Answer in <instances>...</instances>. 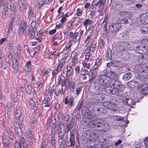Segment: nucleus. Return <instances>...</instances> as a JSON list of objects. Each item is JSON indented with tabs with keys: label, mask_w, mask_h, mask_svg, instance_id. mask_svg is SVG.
<instances>
[{
	"label": "nucleus",
	"mask_w": 148,
	"mask_h": 148,
	"mask_svg": "<svg viewBox=\"0 0 148 148\" xmlns=\"http://www.w3.org/2000/svg\"><path fill=\"white\" fill-rule=\"evenodd\" d=\"M18 60H16V62H15L14 61L13 62V67L14 69L17 71L18 69Z\"/></svg>",
	"instance_id": "nucleus-53"
},
{
	"label": "nucleus",
	"mask_w": 148,
	"mask_h": 148,
	"mask_svg": "<svg viewBox=\"0 0 148 148\" xmlns=\"http://www.w3.org/2000/svg\"><path fill=\"white\" fill-rule=\"evenodd\" d=\"M122 47L123 50H126L130 48L129 44L126 42L124 43L122 45Z\"/></svg>",
	"instance_id": "nucleus-44"
},
{
	"label": "nucleus",
	"mask_w": 148,
	"mask_h": 148,
	"mask_svg": "<svg viewBox=\"0 0 148 148\" xmlns=\"http://www.w3.org/2000/svg\"><path fill=\"white\" fill-rule=\"evenodd\" d=\"M4 7L7 8L12 11H14L16 9V6L14 3L10 1H9L4 4Z\"/></svg>",
	"instance_id": "nucleus-7"
},
{
	"label": "nucleus",
	"mask_w": 148,
	"mask_h": 148,
	"mask_svg": "<svg viewBox=\"0 0 148 148\" xmlns=\"http://www.w3.org/2000/svg\"><path fill=\"white\" fill-rule=\"evenodd\" d=\"M117 22L119 24H126L128 22V20L126 18H119L117 20Z\"/></svg>",
	"instance_id": "nucleus-27"
},
{
	"label": "nucleus",
	"mask_w": 148,
	"mask_h": 148,
	"mask_svg": "<svg viewBox=\"0 0 148 148\" xmlns=\"http://www.w3.org/2000/svg\"><path fill=\"white\" fill-rule=\"evenodd\" d=\"M51 135V138L50 140V143L53 146L52 148H56L55 146V145L56 143V140L54 138V135L53 134Z\"/></svg>",
	"instance_id": "nucleus-24"
},
{
	"label": "nucleus",
	"mask_w": 148,
	"mask_h": 148,
	"mask_svg": "<svg viewBox=\"0 0 148 148\" xmlns=\"http://www.w3.org/2000/svg\"><path fill=\"white\" fill-rule=\"evenodd\" d=\"M42 73L43 75L45 76L46 77L49 76L48 74L49 73V72L48 71L43 69L42 71Z\"/></svg>",
	"instance_id": "nucleus-63"
},
{
	"label": "nucleus",
	"mask_w": 148,
	"mask_h": 148,
	"mask_svg": "<svg viewBox=\"0 0 148 148\" xmlns=\"http://www.w3.org/2000/svg\"><path fill=\"white\" fill-rule=\"evenodd\" d=\"M19 143L22 147H25L26 145L25 139L23 137H21L19 139Z\"/></svg>",
	"instance_id": "nucleus-36"
},
{
	"label": "nucleus",
	"mask_w": 148,
	"mask_h": 148,
	"mask_svg": "<svg viewBox=\"0 0 148 148\" xmlns=\"http://www.w3.org/2000/svg\"><path fill=\"white\" fill-rule=\"evenodd\" d=\"M29 103L31 106L35 107L36 106L35 101L32 99H30L29 101Z\"/></svg>",
	"instance_id": "nucleus-60"
},
{
	"label": "nucleus",
	"mask_w": 148,
	"mask_h": 148,
	"mask_svg": "<svg viewBox=\"0 0 148 148\" xmlns=\"http://www.w3.org/2000/svg\"><path fill=\"white\" fill-rule=\"evenodd\" d=\"M121 27V25L118 23H113L109 25V30L112 33H116L119 31Z\"/></svg>",
	"instance_id": "nucleus-2"
},
{
	"label": "nucleus",
	"mask_w": 148,
	"mask_h": 148,
	"mask_svg": "<svg viewBox=\"0 0 148 148\" xmlns=\"http://www.w3.org/2000/svg\"><path fill=\"white\" fill-rule=\"evenodd\" d=\"M73 43L70 41L69 40L66 44L65 47L63 49L64 51H70L71 50V45Z\"/></svg>",
	"instance_id": "nucleus-23"
},
{
	"label": "nucleus",
	"mask_w": 148,
	"mask_h": 148,
	"mask_svg": "<svg viewBox=\"0 0 148 148\" xmlns=\"http://www.w3.org/2000/svg\"><path fill=\"white\" fill-rule=\"evenodd\" d=\"M68 16V14H63L61 16L62 19L60 20V22L64 23L66 19V18Z\"/></svg>",
	"instance_id": "nucleus-57"
},
{
	"label": "nucleus",
	"mask_w": 148,
	"mask_h": 148,
	"mask_svg": "<svg viewBox=\"0 0 148 148\" xmlns=\"http://www.w3.org/2000/svg\"><path fill=\"white\" fill-rule=\"evenodd\" d=\"M100 147L102 148H113L112 144H101Z\"/></svg>",
	"instance_id": "nucleus-31"
},
{
	"label": "nucleus",
	"mask_w": 148,
	"mask_h": 148,
	"mask_svg": "<svg viewBox=\"0 0 148 148\" xmlns=\"http://www.w3.org/2000/svg\"><path fill=\"white\" fill-rule=\"evenodd\" d=\"M96 121V127H103V123L101 122V120L99 119H97Z\"/></svg>",
	"instance_id": "nucleus-43"
},
{
	"label": "nucleus",
	"mask_w": 148,
	"mask_h": 148,
	"mask_svg": "<svg viewBox=\"0 0 148 148\" xmlns=\"http://www.w3.org/2000/svg\"><path fill=\"white\" fill-rule=\"evenodd\" d=\"M104 73V75L106 76V77L109 79L110 82L111 80L117 79V74L111 70H109L106 71Z\"/></svg>",
	"instance_id": "nucleus-1"
},
{
	"label": "nucleus",
	"mask_w": 148,
	"mask_h": 148,
	"mask_svg": "<svg viewBox=\"0 0 148 148\" xmlns=\"http://www.w3.org/2000/svg\"><path fill=\"white\" fill-rule=\"evenodd\" d=\"M62 143L66 145V148L67 146L70 147H73L75 145V139H74V136H72L70 137V140L68 141H67L66 144L62 140L60 145H61Z\"/></svg>",
	"instance_id": "nucleus-8"
},
{
	"label": "nucleus",
	"mask_w": 148,
	"mask_h": 148,
	"mask_svg": "<svg viewBox=\"0 0 148 148\" xmlns=\"http://www.w3.org/2000/svg\"><path fill=\"white\" fill-rule=\"evenodd\" d=\"M83 105V103L81 102L79 103L77 105L76 108L75 109L76 110L79 111L81 108H82Z\"/></svg>",
	"instance_id": "nucleus-59"
},
{
	"label": "nucleus",
	"mask_w": 148,
	"mask_h": 148,
	"mask_svg": "<svg viewBox=\"0 0 148 148\" xmlns=\"http://www.w3.org/2000/svg\"><path fill=\"white\" fill-rule=\"evenodd\" d=\"M105 2V0H100L99 1H98L96 3V6H99V8L100 7V6L104 4Z\"/></svg>",
	"instance_id": "nucleus-58"
},
{
	"label": "nucleus",
	"mask_w": 148,
	"mask_h": 148,
	"mask_svg": "<svg viewBox=\"0 0 148 148\" xmlns=\"http://www.w3.org/2000/svg\"><path fill=\"white\" fill-rule=\"evenodd\" d=\"M93 118V116L88 112H86L84 116V121L85 122H88L91 119Z\"/></svg>",
	"instance_id": "nucleus-22"
},
{
	"label": "nucleus",
	"mask_w": 148,
	"mask_h": 148,
	"mask_svg": "<svg viewBox=\"0 0 148 148\" xmlns=\"http://www.w3.org/2000/svg\"><path fill=\"white\" fill-rule=\"evenodd\" d=\"M73 97H70L69 99H68V96H67L65 98L64 100V103L65 104H68L69 107H72L73 104Z\"/></svg>",
	"instance_id": "nucleus-15"
},
{
	"label": "nucleus",
	"mask_w": 148,
	"mask_h": 148,
	"mask_svg": "<svg viewBox=\"0 0 148 148\" xmlns=\"http://www.w3.org/2000/svg\"><path fill=\"white\" fill-rule=\"evenodd\" d=\"M28 31V34L29 37L31 39L34 38L35 36V34L34 29H31L29 28Z\"/></svg>",
	"instance_id": "nucleus-26"
},
{
	"label": "nucleus",
	"mask_w": 148,
	"mask_h": 148,
	"mask_svg": "<svg viewBox=\"0 0 148 148\" xmlns=\"http://www.w3.org/2000/svg\"><path fill=\"white\" fill-rule=\"evenodd\" d=\"M8 11V9L4 7V9L2 11V17L3 18H4L5 17L6 15L7 14V12Z\"/></svg>",
	"instance_id": "nucleus-55"
},
{
	"label": "nucleus",
	"mask_w": 148,
	"mask_h": 148,
	"mask_svg": "<svg viewBox=\"0 0 148 148\" xmlns=\"http://www.w3.org/2000/svg\"><path fill=\"white\" fill-rule=\"evenodd\" d=\"M119 103V101L116 100L115 101V103H111V105L110 106V108H110V109L112 110H114L115 109H116V106Z\"/></svg>",
	"instance_id": "nucleus-40"
},
{
	"label": "nucleus",
	"mask_w": 148,
	"mask_h": 148,
	"mask_svg": "<svg viewBox=\"0 0 148 148\" xmlns=\"http://www.w3.org/2000/svg\"><path fill=\"white\" fill-rule=\"evenodd\" d=\"M19 27L24 30H25V29L26 28L27 31H28L29 28L28 26H26V22L25 21H23L21 22L20 25Z\"/></svg>",
	"instance_id": "nucleus-25"
},
{
	"label": "nucleus",
	"mask_w": 148,
	"mask_h": 148,
	"mask_svg": "<svg viewBox=\"0 0 148 148\" xmlns=\"http://www.w3.org/2000/svg\"><path fill=\"white\" fill-rule=\"evenodd\" d=\"M128 86L130 88H134L137 87L138 85V83L134 80H131L127 83Z\"/></svg>",
	"instance_id": "nucleus-21"
},
{
	"label": "nucleus",
	"mask_w": 148,
	"mask_h": 148,
	"mask_svg": "<svg viewBox=\"0 0 148 148\" xmlns=\"http://www.w3.org/2000/svg\"><path fill=\"white\" fill-rule=\"evenodd\" d=\"M26 67L27 68V71H26V74L27 75L28 73H29L30 75L32 74V66L31 65V62L29 61L27 62L25 65Z\"/></svg>",
	"instance_id": "nucleus-19"
},
{
	"label": "nucleus",
	"mask_w": 148,
	"mask_h": 148,
	"mask_svg": "<svg viewBox=\"0 0 148 148\" xmlns=\"http://www.w3.org/2000/svg\"><path fill=\"white\" fill-rule=\"evenodd\" d=\"M139 71L142 73H146L148 71V66L146 64H140L138 66Z\"/></svg>",
	"instance_id": "nucleus-17"
},
{
	"label": "nucleus",
	"mask_w": 148,
	"mask_h": 148,
	"mask_svg": "<svg viewBox=\"0 0 148 148\" xmlns=\"http://www.w3.org/2000/svg\"><path fill=\"white\" fill-rule=\"evenodd\" d=\"M118 14L120 17H122L126 18V11L119 12Z\"/></svg>",
	"instance_id": "nucleus-54"
},
{
	"label": "nucleus",
	"mask_w": 148,
	"mask_h": 148,
	"mask_svg": "<svg viewBox=\"0 0 148 148\" xmlns=\"http://www.w3.org/2000/svg\"><path fill=\"white\" fill-rule=\"evenodd\" d=\"M74 66L72 65H70L67 67V73L69 75L71 74L74 69Z\"/></svg>",
	"instance_id": "nucleus-34"
},
{
	"label": "nucleus",
	"mask_w": 148,
	"mask_h": 148,
	"mask_svg": "<svg viewBox=\"0 0 148 148\" xmlns=\"http://www.w3.org/2000/svg\"><path fill=\"white\" fill-rule=\"evenodd\" d=\"M141 42L144 45H141L142 47H143L142 50L143 53L147 52L148 51V39L146 38L142 40Z\"/></svg>",
	"instance_id": "nucleus-11"
},
{
	"label": "nucleus",
	"mask_w": 148,
	"mask_h": 148,
	"mask_svg": "<svg viewBox=\"0 0 148 148\" xmlns=\"http://www.w3.org/2000/svg\"><path fill=\"white\" fill-rule=\"evenodd\" d=\"M32 8L31 7H29V18L32 20H34V14L33 12L32 11Z\"/></svg>",
	"instance_id": "nucleus-28"
},
{
	"label": "nucleus",
	"mask_w": 148,
	"mask_h": 148,
	"mask_svg": "<svg viewBox=\"0 0 148 148\" xmlns=\"http://www.w3.org/2000/svg\"><path fill=\"white\" fill-rule=\"evenodd\" d=\"M26 134L27 136L29 139V141L30 142H33L34 141V139L31 130L28 128L27 130Z\"/></svg>",
	"instance_id": "nucleus-18"
},
{
	"label": "nucleus",
	"mask_w": 148,
	"mask_h": 148,
	"mask_svg": "<svg viewBox=\"0 0 148 148\" xmlns=\"http://www.w3.org/2000/svg\"><path fill=\"white\" fill-rule=\"evenodd\" d=\"M133 16V14L132 12L126 11V18H130Z\"/></svg>",
	"instance_id": "nucleus-50"
},
{
	"label": "nucleus",
	"mask_w": 148,
	"mask_h": 148,
	"mask_svg": "<svg viewBox=\"0 0 148 148\" xmlns=\"http://www.w3.org/2000/svg\"><path fill=\"white\" fill-rule=\"evenodd\" d=\"M123 101L128 106L132 107V106L135 104V102L131 98H127L126 97L123 98Z\"/></svg>",
	"instance_id": "nucleus-14"
},
{
	"label": "nucleus",
	"mask_w": 148,
	"mask_h": 148,
	"mask_svg": "<svg viewBox=\"0 0 148 148\" xmlns=\"http://www.w3.org/2000/svg\"><path fill=\"white\" fill-rule=\"evenodd\" d=\"M63 23L60 22V21H57L56 24V28L57 29H60L63 27Z\"/></svg>",
	"instance_id": "nucleus-35"
},
{
	"label": "nucleus",
	"mask_w": 148,
	"mask_h": 148,
	"mask_svg": "<svg viewBox=\"0 0 148 148\" xmlns=\"http://www.w3.org/2000/svg\"><path fill=\"white\" fill-rule=\"evenodd\" d=\"M17 53L18 55L21 54L22 53V48L19 45H18L17 47Z\"/></svg>",
	"instance_id": "nucleus-49"
},
{
	"label": "nucleus",
	"mask_w": 148,
	"mask_h": 148,
	"mask_svg": "<svg viewBox=\"0 0 148 148\" xmlns=\"http://www.w3.org/2000/svg\"><path fill=\"white\" fill-rule=\"evenodd\" d=\"M96 45L94 43L90 44L88 47L91 52H93L95 49Z\"/></svg>",
	"instance_id": "nucleus-39"
},
{
	"label": "nucleus",
	"mask_w": 148,
	"mask_h": 148,
	"mask_svg": "<svg viewBox=\"0 0 148 148\" xmlns=\"http://www.w3.org/2000/svg\"><path fill=\"white\" fill-rule=\"evenodd\" d=\"M101 107L99 104H96L94 106V107L92 108V110L95 112H98L101 111Z\"/></svg>",
	"instance_id": "nucleus-37"
},
{
	"label": "nucleus",
	"mask_w": 148,
	"mask_h": 148,
	"mask_svg": "<svg viewBox=\"0 0 148 148\" xmlns=\"http://www.w3.org/2000/svg\"><path fill=\"white\" fill-rule=\"evenodd\" d=\"M107 25V21H103L102 22L101 26L102 28H103L106 31V32H107V30L106 29V28Z\"/></svg>",
	"instance_id": "nucleus-64"
},
{
	"label": "nucleus",
	"mask_w": 148,
	"mask_h": 148,
	"mask_svg": "<svg viewBox=\"0 0 148 148\" xmlns=\"http://www.w3.org/2000/svg\"><path fill=\"white\" fill-rule=\"evenodd\" d=\"M52 89L50 88H47L46 89V90L45 92V93L47 95L51 96H52Z\"/></svg>",
	"instance_id": "nucleus-42"
},
{
	"label": "nucleus",
	"mask_w": 148,
	"mask_h": 148,
	"mask_svg": "<svg viewBox=\"0 0 148 148\" xmlns=\"http://www.w3.org/2000/svg\"><path fill=\"white\" fill-rule=\"evenodd\" d=\"M98 80L99 84L105 86L109 85L110 81L109 79L106 77V76L104 75V74L99 75Z\"/></svg>",
	"instance_id": "nucleus-5"
},
{
	"label": "nucleus",
	"mask_w": 148,
	"mask_h": 148,
	"mask_svg": "<svg viewBox=\"0 0 148 148\" xmlns=\"http://www.w3.org/2000/svg\"><path fill=\"white\" fill-rule=\"evenodd\" d=\"M71 59H77V52L76 51L73 52L71 54Z\"/></svg>",
	"instance_id": "nucleus-56"
},
{
	"label": "nucleus",
	"mask_w": 148,
	"mask_h": 148,
	"mask_svg": "<svg viewBox=\"0 0 148 148\" xmlns=\"http://www.w3.org/2000/svg\"><path fill=\"white\" fill-rule=\"evenodd\" d=\"M7 132L8 137L11 139H13L14 136L13 134L12 131L8 128L7 130Z\"/></svg>",
	"instance_id": "nucleus-38"
},
{
	"label": "nucleus",
	"mask_w": 148,
	"mask_h": 148,
	"mask_svg": "<svg viewBox=\"0 0 148 148\" xmlns=\"http://www.w3.org/2000/svg\"><path fill=\"white\" fill-rule=\"evenodd\" d=\"M109 85L121 90H123L124 89V86L119 82L117 79H114V80H111Z\"/></svg>",
	"instance_id": "nucleus-4"
},
{
	"label": "nucleus",
	"mask_w": 148,
	"mask_h": 148,
	"mask_svg": "<svg viewBox=\"0 0 148 148\" xmlns=\"http://www.w3.org/2000/svg\"><path fill=\"white\" fill-rule=\"evenodd\" d=\"M123 90L119 89L118 88H114L112 89V94L118 95L121 91Z\"/></svg>",
	"instance_id": "nucleus-30"
},
{
	"label": "nucleus",
	"mask_w": 148,
	"mask_h": 148,
	"mask_svg": "<svg viewBox=\"0 0 148 148\" xmlns=\"http://www.w3.org/2000/svg\"><path fill=\"white\" fill-rule=\"evenodd\" d=\"M111 86L110 85L105 86V90L106 93L112 94L113 88L111 87Z\"/></svg>",
	"instance_id": "nucleus-29"
},
{
	"label": "nucleus",
	"mask_w": 148,
	"mask_h": 148,
	"mask_svg": "<svg viewBox=\"0 0 148 148\" xmlns=\"http://www.w3.org/2000/svg\"><path fill=\"white\" fill-rule=\"evenodd\" d=\"M69 40L73 43H75L79 40L80 38V36L78 32L74 33L70 32L69 34Z\"/></svg>",
	"instance_id": "nucleus-3"
},
{
	"label": "nucleus",
	"mask_w": 148,
	"mask_h": 148,
	"mask_svg": "<svg viewBox=\"0 0 148 148\" xmlns=\"http://www.w3.org/2000/svg\"><path fill=\"white\" fill-rule=\"evenodd\" d=\"M92 97L94 99L99 101H102L105 98L104 95L100 93L94 94L92 95Z\"/></svg>",
	"instance_id": "nucleus-16"
},
{
	"label": "nucleus",
	"mask_w": 148,
	"mask_h": 148,
	"mask_svg": "<svg viewBox=\"0 0 148 148\" xmlns=\"http://www.w3.org/2000/svg\"><path fill=\"white\" fill-rule=\"evenodd\" d=\"M138 90L143 95H146L148 94V84L145 83L138 87Z\"/></svg>",
	"instance_id": "nucleus-6"
},
{
	"label": "nucleus",
	"mask_w": 148,
	"mask_h": 148,
	"mask_svg": "<svg viewBox=\"0 0 148 148\" xmlns=\"http://www.w3.org/2000/svg\"><path fill=\"white\" fill-rule=\"evenodd\" d=\"M3 146L5 147H7L9 145V143L7 138H4L3 140Z\"/></svg>",
	"instance_id": "nucleus-41"
},
{
	"label": "nucleus",
	"mask_w": 148,
	"mask_h": 148,
	"mask_svg": "<svg viewBox=\"0 0 148 148\" xmlns=\"http://www.w3.org/2000/svg\"><path fill=\"white\" fill-rule=\"evenodd\" d=\"M96 120H97V119H95L89 122V123L91 127H96Z\"/></svg>",
	"instance_id": "nucleus-46"
},
{
	"label": "nucleus",
	"mask_w": 148,
	"mask_h": 148,
	"mask_svg": "<svg viewBox=\"0 0 148 148\" xmlns=\"http://www.w3.org/2000/svg\"><path fill=\"white\" fill-rule=\"evenodd\" d=\"M16 124L17 126V127L15 126V131L18 136H21L23 134V132L21 129L23 128V125L21 123H16Z\"/></svg>",
	"instance_id": "nucleus-10"
},
{
	"label": "nucleus",
	"mask_w": 148,
	"mask_h": 148,
	"mask_svg": "<svg viewBox=\"0 0 148 148\" xmlns=\"http://www.w3.org/2000/svg\"><path fill=\"white\" fill-rule=\"evenodd\" d=\"M103 127H102L103 128V130L105 131L108 130L109 128L108 124L106 123H103Z\"/></svg>",
	"instance_id": "nucleus-61"
},
{
	"label": "nucleus",
	"mask_w": 148,
	"mask_h": 148,
	"mask_svg": "<svg viewBox=\"0 0 148 148\" xmlns=\"http://www.w3.org/2000/svg\"><path fill=\"white\" fill-rule=\"evenodd\" d=\"M89 73V72L87 70L83 68H82L80 71V73L81 75H87Z\"/></svg>",
	"instance_id": "nucleus-45"
},
{
	"label": "nucleus",
	"mask_w": 148,
	"mask_h": 148,
	"mask_svg": "<svg viewBox=\"0 0 148 148\" xmlns=\"http://www.w3.org/2000/svg\"><path fill=\"white\" fill-rule=\"evenodd\" d=\"M56 125L55 124H53V126L52 127L51 130V134L52 135L53 134L54 135V134L56 131Z\"/></svg>",
	"instance_id": "nucleus-62"
},
{
	"label": "nucleus",
	"mask_w": 148,
	"mask_h": 148,
	"mask_svg": "<svg viewBox=\"0 0 148 148\" xmlns=\"http://www.w3.org/2000/svg\"><path fill=\"white\" fill-rule=\"evenodd\" d=\"M61 36L60 34H57L53 38L52 41L53 45H57L59 44L61 41Z\"/></svg>",
	"instance_id": "nucleus-12"
},
{
	"label": "nucleus",
	"mask_w": 148,
	"mask_h": 148,
	"mask_svg": "<svg viewBox=\"0 0 148 148\" xmlns=\"http://www.w3.org/2000/svg\"><path fill=\"white\" fill-rule=\"evenodd\" d=\"M92 23V20H90L88 18L86 19L84 22V25L85 27L87 29V27L88 25H90Z\"/></svg>",
	"instance_id": "nucleus-32"
},
{
	"label": "nucleus",
	"mask_w": 148,
	"mask_h": 148,
	"mask_svg": "<svg viewBox=\"0 0 148 148\" xmlns=\"http://www.w3.org/2000/svg\"><path fill=\"white\" fill-rule=\"evenodd\" d=\"M137 60L138 62L140 63L144 62V56H143L142 54H140V55L138 56Z\"/></svg>",
	"instance_id": "nucleus-47"
},
{
	"label": "nucleus",
	"mask_w": 148,
	"mask_h": 148,
	"mask_svg": "<svg viewBox=\"0 0 148 148\" xmlns=\"http://www.w3.org/2000/svg\"><path fill=\"white\" fill-rule=\"evenodd\" d=\"M112 9L115 12H119L122 9L123 4L122 3H114L112 5Z\"/></svg>",
	"instance_id": "nucleus-13"
},
{
	"label": "nucleus",
	"mask_w": 148,
	"mask_h": 148,
	"mask_svg": "<svg viewBox=\"0 0 148 148\" xmlns=\"http://www.w3.org/2000/svg\"><path fill=\"white\" fill-rule=\"evenodd\" d=\"M104 46V41L103 40L100 38L99 40V42L98 44V47L100 48H102Z\"/></svg>",
	"instance_id": "nucleus-48"
},
{
	"label": "nucleus",
	"mask_w": 148,
	"mask_h": 148,
	"mask_svg": "<svg viewBox=\"0 0 148 148\" xmlns=\"http://www.w3.org/2000/svg\"><path fill=\"white\" fill-rule=\"evenodd\" d=\"M21 112V107L17 108L14 112V116L16 119H20L22 114Z\"/></svg>",
	"instance_id": "nucleus-20"
},
{
	"label": "nucleus",
	"mask_w": 148,
	"mask_h": 148,
	"mask_svg": "<svg viewBox=\"0 0 148 148\" xmlns=\"http://www.w3.org/2000/svg\"><path fill=\"white\" fill-rule=\"evenodd\" d=\"M139 20L141 23L148 24V13L141 14L139 17Z\"/></svg>",
	"instance_id": "nucleus-9"
},
{
	"label": "nucleus",
	"mask_w": 148,
	"mask_h": 148,
	"mask_svg": "<svg viewBox=\"0 0 148 148\" xmlns=\"http://www.w3.org/2000/svg\"><path fill=\"white\" fill-rule=\"evenodd\" d=\"M132 77L131 73H125L123 77V79L125 80H127L130 79Z\"/></svg>",
	"instance_id": "nucleus-33"
},
{
	"label": "nucleus",
	"mask_w": 148,
	"mask_h": 148,
	"mask_svg": "<svg viewBox=\"0 0 148 148\" xmlns=\"http://www.w3.org/2000/svg\"><path fill=\"white\" fill-rule=\"evenodd\" d=\"M142 48L143 47H142L141 45L140 46H138L136 47V48L135 50L138 53H139L140 54L141 53H143Z\"/></svg>",
	"instance_id": "nucleus-51"
},
{
	"label": "nucleus",
	"mask_w": 148,
	"mask_h": 148,
	"mask_svg": "<svg viewBox=\"0 0 148 148\" xmlns=\"http://www.w3.org/2000/svg\"><path fill=\"white\" fill-rule=\"evenodd\" d=\"M72 123L71 122H67L66 125V128L67 130V132L68 133L70 131Z\"/></svg>",
	"instance_id": "nucleus-52"
}]
</instances>
